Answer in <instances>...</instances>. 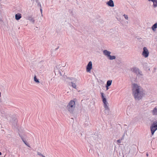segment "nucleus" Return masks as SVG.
Returning <instances> with one entry per match:
<instances>
[{
    "mask_svg": "<svg viewBox=\"0 0 157 157\" xmlns=\"http://www.w3.org/2000/svg\"><path fill=\"white\" fill-rule=\"evenodd\" d=\"M132 94L135 99L139 101L141 99L145 94L144 90L140 85L136 83L132 84Z\"/></svg>",
    "mask_w": 157,
    "mask_h": 157,
    "instance_id": "f257e3e1",
    "label": "nucleus"
},
{
    "mask_svg": "<svg viewBox=\"0 0 157 157\" xmlns=\"http://www.w3.org/2000/svg\"><path fill=\"white\" fill-rule=\"evenodd\" d=\"M101 94L103 106L105 108L104 113L106 114H108L110 111L109 104L104 94L103 93L101 92Z\"/></svg>",
    "mask_w": 157,
    "mask_h": 157,
    "instance_id": "f03ea898",
    "label": "nucleus"
},
{
    "mask_svg": "<svg viewBox=\"0 0 157 157\" xmlns=\"http://www.w3.org/2000/svg\"><path fill=\"white\" fill-rule=\"evenodd\" d=\"M75 107V101L73 100H71L68 103L67 107L68 111L71 113H73Z\"/></svg>",
    "mask_w": 157,
    "mask_h": 157,
    "instance_id": "7ed1b4c3",
    "label": "nucleus"
},
{
    "mask_svg": "<svg viewBox=\"0 0 157 157\" xmlns=\"http://www.w3.org/2000/svg\"><path fill=\"white\" fill-rule=\"evenodd\" d=\"M150 129L151 135L153 136L157 130V119L153 121L150 126Z\"/></svg>",
    "mask_w": 157,
    "mask_h": 157,
    "instance_id": "20e7f679",
    "label": "nucleus"
},
{
    "mask_svg": "<svg viewBox=\"0 0 157 157\" xmlns=\"http://www.w3.org/2000/svg\"><path fill=\"white\" fill-rule=\"evenodd\" d=\"M149 55V51L146 47L143 48V50L142 53V55L144 58H147Z\"/></svg>",
    "mask_w": 157,
    "mask_h": 157,
    "instance_id": "39448f33",
    "label": "nucleus"
},
{
    "mask_svg": "<svg viewBox=\"0 0 157 157\" xmlns=\"http://www.w3.org/2000/svg\"><path fill=\"white\" fill-rule=\"evenodd\" d=\"M131 71L133 72L136 73L137 74H139L140 75H142V72L140 71L139 69L136 67H133L131 69Z\"/></svg>",
    "mask_w": 157,
    "mask_h": 157,
    "instance_id": "423d86ee",
    "label": "nucleus"
},
{
    "mask_svg": "<svg viewBox=\"0 0 157 157\" xmlns=\"http://www.w3.org/2000/svg\"><path fill=\"white\" fill-rule=\"evenodd\" d=\"M92 63L91 61H90L86 67V71L87 72H90L92 69Z\"/></svg>",
    "mask_w": 157,
    "mask_h": 157,
    "instance_id": "0eeeda50",
    "label": "nucleus"
},
{
    "mask_svg": "<svg viewBox=\"0 0 157 157\" xmlns=\"http://www.w3.org/2000/svg\"><path fill=\"white\" fill-rule=\"evenodd\" d=\"M103 53L105 56L108 58L110 55L111 52L107 50H104L103 51Z\"/></svg>",
    "mask_w": 157,
    "mask_h": 157,
    "instance_id": "6e6552de",
    "label": "nucleus"
},
{
    "mask_svg": "<svg viewBox=\"0 0 157 157\" xmlns=\"http://www.w3.org/2000/svg\"><path fill=\"white\" fill-rule=\"evenodd\" d=\"M106 4L110 7H113L114 6L113 2L112 0H109V1L107 2Z\"/></svg>",
    "mask_w": 157,
    "mask_h": 157,
    "instance_id": "1a4fd4ad",
    "label": "nucleus"
},
{
    "mask_svg": "<svg viewBox=\"0 0 157 157\" xmlns=\"http://www.w3.org/2000/svg\"><path fill=\"white\" fill-rule=\"evenodd\" d=\"M21 14L20 13H17L15 14V17L16 20H18L21 17Z\"/></svg>",
    "mask_w": 157,
    "mask_h": 157,
    "instance_id": "9d476101",
    "label": "nucleus"
},
{
    "mask_svg": "<svg viewBox=\"0 0 157 157\" xmlns=\"http://www.w3.org/2000/svg\"><path fill=\"white\" fill-rule=\"evenodd\" d=\"M152 2H153L152 6L154 8L157 7V0H153Z\"/></svg>",
    "mask_w": 157,
    "mask_h": 157,
    "instance_id": "9b49d317",
    "label": "nucleus"
},
{
    "mask_svg": "<svg viewBox=\"0 0 157 157\" xmlns=\"http://www.w3.org/2000/svg\"><path fill=\"white\" fill-rule=\"evenodd\" d=\"M151 28L153 31H155L156 30V29L157 28V23H156L153 25L151 27Z\"/></svg>",
    "mask_w": 157,
    "mask_h": 157,
    "instance_id": "f8f14e48",
    "label": "nucleus"
},
{
    "mask_svg": "<svg viewBox=\"0 0 157 157\" xmlns=\"http://www.w3.org/2000/svg\"><path fill=\"white\" fill-rule=\"evenodd\" d=\"M152 114L154 115H157V107H155L152 110Z\"/></svg>",
    "mask_w": 157,
    "mask_h": 157,
    "instance_id": "ddd939ff",
    "label": "nucleus"
},
{
    "mask_svg": "<svg viewBox=\"0 0 157 157\" xmlns=\"http://www.w3.org/2000/svg\"><path fill=\"white\" fill-rule=\"evenodd\" d=\"M108 58L109 60H112L115 59H116V57L114 56H111L110 55L108 57Z\"/></svg>",
    "mask_w": 157,
    "mask_h": 157,
    "instance_id": "4468645a",
    "label": "nucleus"
},
{
    "mask_svg": "<svg viewBox=\"0 0 157 157\" xmlns=\"http://www.w3.org/2000/svg\"><path fill=\"white\" fill-rule=\"evenodd\" d=\"M112 80H108L107 82L106 85H107V86H110L112 84Z\"/></svg>",
    "mask_w": 157,
    "mask_h": 157,
    "instance_id": "2eb2a0df",
    "label": "nucleus"
},
{
    "mask_svg": "<svg viewBox=\"0 0 157 157\" xmlns=\"http://www.w3.org/2000/svg\"><path fill=\"white\" fill-rule=\"evenodd\" d=\"M34 80L36 83H39V82L38 79L36 77L35 75L34 76Z\"/></svg>",
    "mask_w": 157,
    "mask_h": 157,
    "instance_id": "dca6fc26",
    "label": "nucleus"
},
{
    "mask_svg": "<svg viewBox=\"0 0 157 157\" xmlns=\"http://www.w3.org/2000/svg\"><path fill=\"white\" fill-rule=\"evenodd\" d=\"M71 86L72 87L75 88L76 87V85L75 83H74L73 82H71Z\"/></svg>",
    "mask_w": 157,
    "mask_h": 157,
    "instance_id": "f3484780",
    "label": "nucleus"
},
{
    "mask_svg": "<svg viewBox=\"0 0 157 157\" xmlns=\"http://www.w3.org/2000/svg\"><path fill=\"white\" fill-rule=\"evenodd\" d=\"M123 16H124V18H125V19L126 20H128V16L127 15H126L125 14H124L123 15Z\"/></svg>",
    "mask_w": 157,
    "mask_h": 157,
    "instance_id": "a211bd4d",
    "label": "nucleus"
},
{
    "mask_svg": "<svg viewBox=\"0 0 157 157\" xmlns=\"http://www.w3.org/2000/svg\"><path fill=\"white\" fill-rule=\"evenodd\" d=\"M20 136L21 137V139H22L23 141V142L24 143L27 145H28L27 144V143H26V141L24 140V139H23V137H22V136H21L20 135Z\"/></svg>",
    "mask_w": 157,
    "mask_h": 157,
    "instance_id": "6ab92c4d",
    "label": "nucleus"
},
{
    "mask_svg": "<svg viewBox=\"0 0 157 157\" xmlns=\"http://www.w3.org/2000/svg\"><path fill=\"white\" fill-rule=\"evenodd\" d=\"M122 140V139H121V140H120V139L118 140H117V141L118 143H121V140Z\"/></svg>",
    "mask_w": 157,
    "mask_h": 157,
    "instance_id": "aec40b11",
    "label": "nucleus"
},
{
    "mask_svg": "<svg viewBox=\"0 0 157 157\" xmlns=\"http://www.w3.org/2000/svg\"><path fill=\"white\" fill-rule=\"evenodd\" d=\"M40 157H46L43 154L40 153Z\"/></svg>",
    "mask_w": 157,
    "mask_h": 157,
    "instance_id": "412c9836",
    "label": "nucleus"
},
{
    "mask_svg": "<svg viewBox=\"0 0 157 157\" xmlns=\"http://www.w3.org/2000/svg\"><path fill=\"white\" fill-rule=\"evenodd\" d=\"M109 86H107V85H106V88L107 90H108L109 89Z\"/></svg>",
    "mask_w": 157,
    "mask_h": 157,
    "instance_id": "4be33fe9",
    "label": "nucleus"
},
{
    "mask_svg": "<svg viewBox=\"0 0 157 157\" xmlns=\"http://www.w3.org/2000/svg\"><path fill=\"white\" fill-rule=\"evenodd\" d=\"M153 0H148V1L149 2H152Z\"/></svg>",
    "mask_w": 157,
    "mask_h": 157,
    "instance_id": "5701e85b",
    "label": "nucleus"
},
{
    "mask_svg": "<svg viewBox=\"0 0 157 157\" xmlns=\"http://www.w3.org/2000/svg\"><path fill=\"white\" fill-rule=\"evenodd\" d=\"M40 10L41 14H42V9H40Z\"/></svg>",
    "mask_w": 157,
    "mask_h": 157,
    "instance_id": "b1692460",
    "label": "nucleus"
},
{
    "mask_svg": "<svg viewBox=\"0 0 157 157\" xmlns=\"http://www.w3.org/2000/svg\"><path fill=\"white\" fill-rule=\"evenodd\" d=\"M146 155L148 156V153H147L146 154Z\"/></svg>",
    "mask_w": 157,
    "mask_h": 157,
    "instance_id": "393cba45",
    "label": "nucleus"
},
{
    "mask_svg": "<svg viewBox=\"0 0 157 157\" xmlns=\"http://www.w3.org/2000/svg\"><path fill=\"white\" fill-rule=\"evenodd\" d=\"M2 155L1 152L0 151V155Z\"/></svg>",
    "mask_w": 157,
    "mask_h": 157,
    "instance_id": "a878e982",
    "label": "nucleus"
}]
</instances>
